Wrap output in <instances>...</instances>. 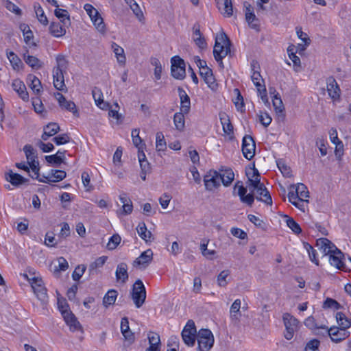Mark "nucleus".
<instances>
[{"label": "nucleus", "mask_w": 351, "mask_h": 351, "mask_svg": "<svg viewBox=\"0 0 351 351\" xmlns=\"http://www.w3.org/2000/svg\"><path fill=\"white\" fill-rule=\"evenodd\" d=\"M336 319L339 325L338 328L347 330L351 326V321L348 319L346 315L341 312H337L336 313Z\"/></svg>", "instance_id": "obj_32"}, {"label": "nucleus", "mask_w": 351, "mask_h": 351, "mask_svg": "<svg viewBox=\"0 0 351 351\" xmlns=\"http://www.w3.org/2000/svg\"><path fill=\"white\" fill-rule=\"evenodd\" d=\"M272 101L276 114L277 121L283 122L285 119V109L281 98L278 97V94L274 95Z\"/></svg>", "instance_id": "obj_15"}, {"label": "nucleus", "mask_w": 351, "mask_h": 351, "mask_svg": "<svg viewBox=\"0 0 351 351\" xmlns=\"http://www.w3.org/2000/svg\"><path fill=\"white\" fill-rule=\"evenodd\" d=\"M197 330L195 322L189 319L182 331V338L186 345L193 346L197 337Z\"/></svg>", "instance_id": "obj_4"}, {"label": "nucleus", "mask_w": 351, "mask_h": 351, "mask_svg": "<svg viewBox=\"0 0 351 351\" xmlns=\"http://www.w3.org/2000/svg\"><path fill=\"white\" fill-rule=\"evenodd\" d=\"M295 193L298 195V201L308 202L307 198L309 197V192L304 184L298 183L297 185H295Z\"/></svg>", "instance_id": "obj_29"}, {"label": "nucleus", "mask_w": 351, "mask_h": 351, "mask_svg": "<svg viewBox=\"0 0 351 351\" xmlns=\"http://www.w3.org/2000/svg\"><path fill=\"white\" fill-rule=\"evenodd\" d=\"M328 256L331 265L335 267L338 269L343 270L344 271H348L346 264L343 262L344 254L337 247L333 249V251Z\"/></svg>", "instance_id": "obj_9"}, {"label": "nucleus", "mask_w": 351, "mask_h": 351, "mask_svg": "<svg viewBox=\"0 0 351 351\" xmlns=\"http://www.w3.org/2000/svg\"><path fill=\"white\" fill-rule=\"evenodd\" d=\"M23 58L26 64L33 69H40L42 66L40 61L35 56L24 53Z\"/></svg>", "instance_id": "obj_43"}, {"label": "nucleus", "mask_w": 351, "mask_h": 351, "mask_svg": "<svg viewBox=\"0 0 351 351\" xmlns=\"http://www.w3.org/2000/svg\"><path fill=\"white\" fill-rule=\"evenodd\" d=\"M327 91L329 96L334 101L339 100L340 98V88L335 79L330 76L326 80Z\"/></svg>", "instance_id": "obj_12"}, {"label": "nucleus", "mask_w": 351, "mask_h": 351, "mask_svg": "<svg viewBox=\"0 0 351 351\" xmlns=\"http://www.w3.org/2000/svg\"><path fill=\"white\" fill-rule=\"evenodd\" d=\"M62 108L65 109L69 112H71L74 116L79 117V112L76 108V105L72 101H66L64 105L60 106Z\"/></svg>", "instance_id": "obj_60"}, {"label": "nucleus", "mask_w": 351, "mask_h": 351, "mask_svg": "<svg viewBox=\"0 0 351 351\" xmlns=\"http://www.w3.org/2000/svg\"><path fill=\"white\" fill-rule=\"evenodd\" d=\"M62 316L66 324L69 326L71 330L76 331L80 329L81 326L80 322L71 311L68 312L64 311Z\"/></svg>", "instance_id": "obj_21"}, {"label": "nucleus", "mask_w": 351, "mask_h": 351, "mask_svg": "<svg viewBox=\"0 0 351 351\" xmlns=\"http://www.w3.org/2000/svg\"><path fill=\"white\" fill-rule=\"evenodd\" d=\"M286 223L287 226L295 233L300 234L302 232V229L300 225L292 218L287 215H285Z\"/></svg>", "instance_id": "obj_49"}, {"label": "nucleus", "mask_w": 351, "mask_h": 351, "mask_svg": "<svg viewBox=\"0 0 351 351\" xmlns=\"http://www.w3.org/2000/svg\"><path fill=\"white\" fill-rule=\"evenodd\" d=\"M63 73L64 71L58 69H53V85L59 90H64L66 88Z\"/></svg>", "instance_id": "obj_23"}, {"label": "nucleus", "mask_w": 351, "mask_h": 351, "mask_svg": "<svg viewBox=\"0 0 351 351\" xmlns=\"http://www.w3.org/2000/svg\"><path fill=\"white\" fill-rule=\"evenodd\" d=\"M139 132H140V131L138 129L132 130V134H131L132 138V142L135 147H138V149H139V147H141V150H143V146H145V145L143 144L141 146H139L142 143V139L139 136Z\"/></svg>", "instance_id": "obj_56"}, {"label": "nucleus", "mask_w": 351, "mask_h": 351, "mask_svg": "<svg viewBox=\"0 0 351 351\" xmlns=\"http://www.w3.org/2000/svg\"><path fill=\"white\" fill-rule=\"evenodd\" d=\"M230 275L229 270H223L220 272V274L217 276V283L220 287H226L228 284V281L226 280V278Z\"/></svg>", "instance_id": "obj_62"}, {"label": "nucleus", "mask_w": 351, "mask_h": 351, "mask_svg": "<svg viewBox=\"0 0 351 351\" xmlns=\"http://www.w3.org/2000/svg\"><path fill=\"white\" fill-rule=\"evenodd\" d=\"M121 240V237L118 234H113L107 243V248L110 250L116 249L117 245L120 243Z\"/></svg>", "instance_id": "obj_59"}, {"label": "nucleus", "mask_w": 351, "mask_h": 351, "mask_svg": "<svg viewBox=\"0 0 351 351\" xmlns=\"http://www.w3.org/2000/svg\"><path fill=\"white\" fill-rule=\"evenodd\" d=\"M60 126L56 123H49L44 128L43 134L41 136L43 141H47L49 137L54 136L60 131Z\"/></svg>", "instance_id": "obj_26"}, {"label": "nucleus", "mask_w": 351, "mask_h": 351, "mask_svg": "<svg viewBox=\"0 0 351 351\" xmlns=\"http://www.w3.org/2000/svg\"><path fill=\"white\" fill-rule=\"evenodd\" d=\"M23 151L25 154L27 162L36 160L37 156L33 147L30 145H26L23 147Z\"/></svg>", "instance_id": "obj_57"}, {"label": "nucleus", "mask_w": 351, "mask_h": 351, "mask_svg": "<svg viewBox=\"0 0 351 351\" xmlns=\"http://www.w3.org/2000/svg\"><path fill=\"white\" fill-rule=\"evenodd\" d=\"M34 293L36 294L37 298L42 302L43 304L47 303L48 295L47 293V289L43 286L34 290Z\"/></svg>", "instance_id": "obj_44"}, {"label": "nucleus", "mask_w": 351, "mask_h": 351, "mask_svg": "<svg viewBox=\"0 0 351 351\" xmlns=\"http://www.w3.org/2000/svg\"><path fill=\"white\" fill-rule=\"evenodd\" d=\"M283 321L285 326V337L287 340L293 338L294 332L298 330L299 321L289 313L283 315Z\"/></svg>", "instance_id": "obj_6"}, {"label": "nucleus", "mask_w": 351, "mask_h": 351, "mask_svg": "<svg viewBox=\"0 0 351 351\" xmlns=\"http://www.w3.org/2000/svg\"><path fill=\"white\" fill-rule=\"evenodd\" d=\"M156 147L157 151H165L167 147V144L165 140L164 135L161 132H158L156 133Z\"/></svg>", "instance_id": "obj_46"}, {"label": "nucleus", "mask_w": 351, "mask_h": 351, "mask_svg": "<svg viewBox=\"0 0 351 351\" xmlns=\"http://www.w3.org/2000/svg\"><path fill=\"white\" fill-rule=\"evenodd\" d=\"M245 19L250 27L256 30L258 29V20L253 12L252 7L250 4L247 6H245Z\"/></svg>", "instance_id": "obj_27"}, {"label": "nucleus", "mask_w": 351, "mask_h": 351, "mask_svg": "<svg viewBox=\"0 0 351 351\" xmlns=\"http://www.w3.org/2000/svg\"><path fill=\"white\" fill-rule=\"evenodd\" d=\"M27 80L30 82L29 87L36 95L41 92L42 84L40 80L33 75H29Z\"/></svg>", "instance_id": "obj_40"}, {"label": "nucleus", "mask_w": 351, "mask_h": 351, "mask_svg": "<svg viewBox=\"0 0 351 351\" xmlns=\"http://www.w3.org/2000/svg\"><path fill=\"white\" fill-rule=\"evenodd\" d=\"M330 338L331 341L334 343H338L347 339L350 333L348 330L338 328L337 326H332L327 330L326 333Z\"/></svg>", "instance_id": "obj_11"}, {"label": "nucleus", "mask_w": 351, "mask_h": 351, "mask_svg": "<svg viewBox=\"0 0 351 351\" xmlns=\"http://www.w3.org/2000/svg\"><path fill=\"white\" fill-rule=\"evenodd\" d=\"M55 16L60 20V22L64 26L71 24L70 16L66 10L57 8L54 11Z\"/></svg>", "instance_id": "obj_34"}, {"label": "nucleus", "mask_w": 351, "mask_h": 351, "mask_svg": "<svg viewBox=\"0 0 351 351\" xmlns=\"http://www.w3.org/2000/svg\"><path fill=\"white\" fill-rule=\"evenodd\" d=\"M252 80L254 84L257 88V90L259 93H261V88L263 85L261 84V82H264V80L262 78V76L260 74L259 71L254 72L251 76Z\"/></svg>", "instance_id": "obj_53"}, {"label": "nucleus", "mask_w": 351, "mask_h": 351, "mask_svg": "<svg viewBox=\"0 0 351 351\" xmlns=\"http://www.w3.org/2000/svg\"><path fill=\"white\" fill-rule=\"evenodd\" d=\"M316 247L324 255H329L336 246L328 239L320 238L316 241Z\"/></svg>", "instance_id": "obj_16"}, {"label": "nucleus", "mask_w": 351, "mask_h": 351, "mask_svg": "<svg viewBox=\"0 0 351 351\" xmlns=\"http://www.w3.org/2000/svg\"><path fill=\"white\" fill-rule=\"evenodd\" d=\"M153 258V252L152 250L149 249L146 251L141 253V254L136 258L134 261L133 265L136 266H143V267H146L152 261Z\"/></svg>", "instance_id": "obj_20"}, {"label": "nucleus", "mask_w": 351, "mask_h": 351, "mask_svg": "<svg viewBox=\"0 0 351 351\" xmlns=\"http://www.w3.org/2000/svg\"><path fill=\"white\" fill-rule=\"evenodd\" d=\"M261 186L263 189L261 190L259 189L260 186H258L257 188H256L255 191L257 194L256 199L258 201H261L265 202L266 204L271 205L272 204V199L271 197L267 191V188L265 186V185L262 183Z\"/></svg>", "instance_id": "obj_22"}, {"label": "nucleus", "mask_w": 351, "mask_h": 351, "mask_svg": "<svg viewBox=\"0 0 351 351\" xmlns=\"http://www.w3.org/2000/svg\"><path fill=\"white\" fill-rule=\"evenodd\" d=\"M7 57L9 59L10 64L14 70H19L23 66V62L21 59L13 51L6 53Z\"/></svg>", "instance_id": "obj_41"}, {"label": "nucleus", "mask_w": 351, "mask_h": 351, "mask_svg": "<svg viewBox=\"0 0 351 351\" xmlns=\"http://www.w3.org/2000/svg\"><path fill=\"white\" fill-rule=\"evenodd\" d=\"M231 42L225 32H221L215 38L213 56L219 66L223 69V58L230 53Z\"/></svg>", "instance_id": "obj_1"}, {"label": "nucleus", "mask_w": 351, "mask_h": 351, "mask_svg": "<svg viewBox=\"0 0 351 351\" xmlns=\"http://www.w3.org/2000/svg\"><path fill=\"white\" fill-rule=\"evenodd\" d=\"M256 143L250 135H245L242 141V152L244 157L251 160L255 155Z\"/></svg>", "instance_id": "obj_8"}, {"label": "nucleus", "mask_w": 351, "mask_h": 351, "mask_svg": "<svg viewBox=\"0 0 351 351\" xmlns=\"http://www.w3.org/2000/svg\"><path fill=\"white\" fill-rule=\"evenodd\" d=\"M218 9L221 13L228 17L232 15L233 9L231 0H215Z\"/></svg>", "instance_id": "obj_24"}, {"label": "nucleus", "mask_w": 351, "mask_h": 351, "mask_svg": "<svg viewBox=\"0 0 351 351\" xmlns=\"http://www.w3.org/2000/svg\"><path fill=\"white\" fill-rule=\"evenodd\" d=\"M86 266L84 265H78L72 274L73 280L78 281L86 271Z\"/></svg>", "instance_id": "obj_64"}, {"label": "nucleus", "mask_w": 351, "mask_h": 351, "mask_svg": "<svg viewBox=\"0 0 351 351\" xmlns=\"http://www.w3.org/2000/svg\"><path fill=\"white\" fill-rule=\"evenodd\" d=\"M234 178V172L231 169H227L220 173V180L225 186H228L231 184Z\"/></svg>", "instance_id": "obj_33"}, {"label": "nucleus", "mask_w": 351, "mask_h": 351, "mask_svg": "<svg viewBox=\"0 0 351 351\" xmlns=\"http://www.w3.org/2000/svg\"><path fill=\"white\" fill-rule=\"evenodd\" d=\"M199 75L210 88L213 90L217 89L218 85L211 69L204 68V70L199 71Z\"/></svg>", "instance_id": "obj_14"}, {"label": "nucleus", "mask_w": 351, "mask_h": 351, "mask_svg": "<svg viewBox=\"0 0 351 351\" xmlns=\"http://www.w3.org/2000/svg\"><path fill=\"white\" fill-rule=\"evenodd\" d=\"M148 339L149 343V347H153V348L160 349V336L157 333L150 332L148 334Z\"/></svg>", "instance_id": "obj_48"}, {"label": "nucleus", "mask_w": 351, "mask_h": 351, "mask_svg": "<svg viewBox=\"0 0 351 351\" xmlns=\"http://www.w3.org/2000/svg\"><path fill=\"white\" fill-rule=\"evenodd\" d=\"M5 178L14 186H19L28 181L27 179L23 178L19 173L12 172V170L5 174Z\"/></svg>", "instance_id": "obj_25"}, {"label": "nucleus", "mask_w": 351, "mask_h": 351, "mask_svg": "<svg viewBox=\"0 0 351 351\" xmlns=\"http://www.w3.org/2000/svg\"><path fill=\"white\" fill-rule=\"evenodd\" d=\"M66 176L64 171L51 169L47 176H43V179H38V181L44 183L56 182L64 179Z\"/></svg>", "instance_id": "obj_13"}, {"label": "nucleus", "mask_w": 351, "mask_h": 351, "mask_svg": "<svg viewBox=\"0 0 351 351\" xmlns=\"http://www.w3.org/2000/svg\"><path fill=\"white\" fill-rule=\"evenodd\" d=\"M119 199L123 204V213L124 215H129L132 212L133 206L132 201L127 197L125 193H122L119 195Z\"/></svg>", "instance_id": "obj_36"}, {"label": "nucleus", "mask_w": 351, "mask_h": 351, "mask_svg": "<svg viewBox=\"0 0 351 351\" xmlns=\"http://www.w3.org/2000/svg\"><path fill=\"white\" fill-rule=\"evenodd\" d=\"M132 299L136 308H140L146 299L145 287L141 280L138 279L134 282L131 292Z\"/></svg>", "instance_id": "obj_3"}, {"label": "nucleus", "mask_w": 351, "mask_h": 351, "mask_svg": "<svg viewBox=\"0 0 351 351\" xmlns=\"http://www.w3.org/2000/svg\"><path fill=\"white\" fill-rule=\"evenodd\" d=\"M93 97L96 102L97 106H99L101 109H104L108 107V104L104 103L103 99L101 98V93L99 89L95 88L92 91Z\"/></svg>", "instance_id": "obj_45"}, {"label": "nucleus", "mask_w": 351, "mask_h": 351, "mask_svg": "<svg viewBox=\"0 0 351 351\" xmlns=\"http://www.w3.org/2000/svg\"><path fill=\"white\" fill-rule=\"evenodd\" d=\"M184 112H179L175 113L173 116V122L176 130L182 131L184 130L185 126V121L184 117Z\"/></svg>", "instance_id": "obj_42"}, {"label": "nucleus", "mask_w": 351, "mask_h": 351, "mask_svg": "<svg viewBox=\"0 0 351 351\" xmlns=\"http://www.w3.org/2000/svg\"><path fill=\"white\" fill-rule=\"evenodd\" d=\"M319 345L320 341L318 339H313L306 343L304 351H319Z\"/></svg>", "instance_id": "obj_63"}, {"label": "nucleus", "mask_w": 351, "mask_h": 351, "mask_svg": "<svg viewBox=\"0 0 351 351\" xmlns=\"http://www.w3.org/2000/svg\"><path fill=\"white\" fill-rule=\"evenodd\" d=\"M28 164L29 165V167L32 170V172L34 173V175L31 176V177L33 179H36L38 180V179H43V177L40 178V175H39L40 167H39L38 160H34L28 162Z\"/></svg>", "instance_id": "obj_55"}, {"label": "nucleus", "mask_w": 351, "mask_h": 351, "mask_svg": "<svg viewBox=\"0 0 351 351\" xmlns=\"http://www.w3.org/2000/svg\"><path fill=\"white\" fill-rule=\"evenodd\" d=\"M112 49H113L118 62L119 64H125L126 62V58L123 49L115 43H112Z\"/></svg>", "instance_id": "obj_37"}, {"label": "nucleus", "mask_w": 351, "mask_h": 351, "mask_svg": "<svg viewBox=\"0 0 351 351\" xmlns=\"http://www.w3.org/2000/svg\"><path fill=\"white\" fill-rule=\"evenodd\" d=\"M64 25L58 22H52L49 26L50 33L55 37H61L66 34Z\"/></svg>", "instance_id": "obj_31"}, {"label": "nucleus", "mask_w": 351, "mask_h": 351, "mask_svg": "<svg viewBox=\"0 0 351 351\" xmlns=\"http://www.w3.org/2000/svg\"><path fill=\"white\" fill-rule=\"evenodd\" d=\"M171 75L177 80H183L186 76L185 62L184 60L176 56L171 58Z\"/></svg>", "instance_id": "obj_5"}, {"label": "nucleus", "mask_w": 351, "mask_h": 351, "mask_svg": "<svg viewBox=\"0 0 351 351\" xmlns=\"http://www.w3.org/2000/svg\"><path fill=\"white\" fill-rule=\"evenodd\" d=\"M128 269V267L125 263H121L117 265L115 271V276L118 282H120L125 284L128 281L129 278Z\"/></svg>", "instance_id": "obj_19"}, {"label": "nucleus", "mask_w": 351, "mask_h": 351, "mask_svg": "<svg viewBox=\"0 0 351 351\" xmlns=\"http://www.w3.org/2000/svg\"><path fill=\"white\" fill-rule=\"evenodd\" d=\"M95 28L101 33H105L106 32V25L104 22L103 18L101 16L100 14H98L95 18L92 20Z\"/></svg>", "instance_id": "obj_52"}, {"label": "nucleus", "mask_w": 351, "mask_h": 351, "mask_svg": "<svg viewBox=\"0 0 351 351\" xmlns=\"http://www.w3.org/2000/svg\"><path fill=\"white\" fill-rule=\"evenodd\" d=\"M246 176L247 177L246 184L249 190L252 189V192H254L258 186H260V190L263 189L261 186L262 183L261 182V175L255 167L250 169V171H246Z\"/></svg>", "instance_id": "obj_10"}, {"label": "nucleus", "mask_w": 351, "mask_h": 351, "mask_svg": "<svg viewBox=\"0 0 351 351\" xmlns=\"http://www.w3.org/2000/svg\"><path fill=\"white\" fill-rule=\"evenodd\" d=\"M151 64L155 66L154 68V76L155 78L158 80L161 78V73H162V65L159 61V60L156 58H151Z\"/></svg>", "instance_id": "obj_54"}, {"label": "nucleus", "mask_w": 351, "mask_h": 351, "mask_svg": "<svg viewBox=\"0 0 351 351\" xmlns=\"http://www.w3.org/2000/svg\"><path fill=\"white\" fill-rule=\"evenodd\" d=\"M252 189L250 193H247V187L243 186H241V187L238 189V195L240 197V200L242 203L247 204L249 206H252L254 202V192H252Z\"/></svg>", "instance_id": "obj_18"}, {"label": "nucleus", "mask_w": 351, "mask_h": 351, "mask_svg": "<svg viewBox=\"0 0 351 351\" xmlns=\"http://www.w3.org/2000/svg\"><path fill=\"white\" fill-rule=\"evenodd\" d=\"M118 295V292L115 289L109 290L104 297L103 304L106 307L114 304Z\"/></svg>", "instance_id": "obj_39"}, {"label": "nucleus", "mask_w": 351, "mask_h": 351, "mask_svg": "<svg viewBox=\"0 0 351 351\" xmlns=\"http://www.w3.org/2000/svg\"><path fill=\"white\" fill-rule=\"evenodd\" d=\"M198 351H209L214 344V336L209 329H200L197 334Z\"/></svg>", "instance_id": "obj_2"}, {"label": "nucleus", "mask_w": 351, "mask_h": 351, "mask_svg": "<svg viewBox=\"0 0 351 351\" xmlns=\"http://www.w3.org/2000/svg\"><path fill=\"white\" fill-rule=\"evenodd\" d=\"M108 257L105 256H100L97 258L94 262L90 264L89 265V274L95 275L97 274V269L101 268L105 264Z\"/></svg>", "instance_id": "obj_30"}, {"label": "nucleus", "mask_w": 351, "mask_h": 351, "mask_svg": "<svg viewBox=\"0 0 351 351\" xmlns=\"http://www.w3.org/2000/svg\"><path fill=\"white\" fill-rule=\"evenodd\" d=\"M288 198H289V201L293 205H294L295 207H297L298 208H300V204L298 203V202H297V200H298V195H297V193H295V185L294 184H291L290 186V187H289V193H288Z\"/></svg>", "instance_id": "obj_50"}, {"label": "nucleus", "mask_w": 351, "mask_h": 351, "mask_svg": "<svg viewBox=\"0 0 351 351\" xmlns=\"http://www.w3.org/2000/svg\"><path fill=\"white\" fill-rule=\"evenodd\" d=\"M219 116L223 132L228 135L233 134V125L230 123L228 115L223 113L220 114Z\"/></svg>", "instance_id": "obj_35"}, {"label": "nucleus", "mask_w": 351, "mask_h": 351, "mask_svg": "<svg viewBox=\"0 0 351 351\" xmlns=\"http://www.w3.org/2000/svg\"><path fill=\"white\" fill-rule=\"evenodd\" d=\"M240 308L241 300L239 299H237L234 301L230 309L232 319H239L238 314L240 313Z\"/></svg>", "instance_id": "obj_58"}, {"label": "nucleus", "mask_w": 351, "mask_h": 351, "mask_svg": "<svg viewBox=\"0 0 351 351\" xmlns=\"http://www.w3.org/2000/svg\"><path fill=\"white\" fill-rule=\"evenodd\" d=\"M138 158L141 171L144 172H151L150 164L146 159V156L143 150H141V147L138 149Z\"/></svg>", "instance_id": "obj_38"}, {"label": "nucleus", "mask_w": 351, "mask_h": 351, "mask_svg": "<svg viewBox=\"0 0 351 351\" xmlns=\"http://www.w3.org/2000/svg\"><path fill=\"white\" fill-rule=\"evenodd\" d=\"M277 166L279 169V170L280 171V172L282 173V174L285 176V177H287V178H291L292 176V171L290 168V167H289L287 164H285V162L282 160H279L277 161Z\"/></svg>", "instance_id": "obj_47"}, {"label": "nucleus", "mask_w": 351, "mask_h": 351, "mask_svg": "<svg viewBox=\"0 0 351 351\" xmlns=\"http://www.w3.org/2000/svg\"><path fill=\"white\" fill-rule=\"evenodd\" d=\"M324 308H334L338 310L341 308V304L334 299L328 298L323 304Z\"/></svg>", "instance_id": "obj_61"}, {"label": "nucleus", "mask_w": 351, "mask_h": 351, "mask_svg": "<svg viewBox=\"0 0 351 351\" xmlns=\"http://www.w3.org/2000/svg\"><path fill=\"white\" fill-rule=\"evenodd\" d=\"M304 247L308 252L310 260L316 264L319 265V261L316 258V251L314 250L313 246L307 242L303 243Z\"/></svg>", "instance_id": "obj_51"}, {"label": "nucleus", "mask_w": 351, "mask_h": 351, "mask_svg": "<svg viewBox=\"0 0 351 351\" xmlns=\"http://www.w3.org/2000/svg\"><path fill=\"white\" fill-rule=\"evenodd\" d=\"M205 188L207 191H213L220 186V173L215 170H210L204 176Z\"/></svg>", "instance_id": "obj_7"}, {"label": "nucleus", "mask_w": 351, "mask_h": 351, "mask_svg": "<svg viewBox=\"0 0 351 351\" xmlns=\"http://www.w3.org/2000/svg\"><path fill=\"white\" fill-rule=\"evenodd\" d=\"M139 237L147 243L151 242L154 238L150 231H148L144 222L140 223L136 228Z\"/></svg>", "instance_id": "obj_28"}, {"label": "nucleus", "mask_w": 351, "mask_h": 351, "mask_svg": "<svg viewBox=\"0 0 351 351\" xmlns=\"http://www.w3.org/2000/svg\"><path fill=\"white\" fill-rule=\"evenodd\" d=\"M12 87L23 101H28L29 94L25 85L21 80L19 79L14 80L12 83Z\"/></svg>", "instance_id": "obj_17"}]
</instances>
